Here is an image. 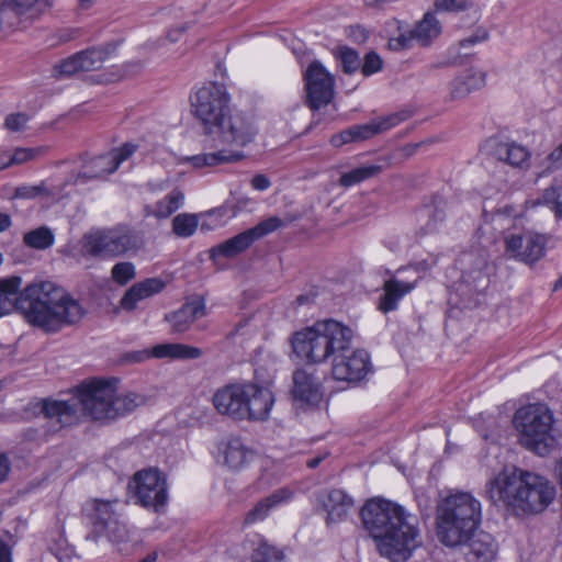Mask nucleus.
<instances>
[{
  "instance_id": "f257e3e1",
  "label": "nucleus",
  "mask_w": 562,
  "mask_h": 562,
  "mask_svg": "<svg viewBox=\"0 0 562 562\" xmlns=\"http://www.w3.org/2000/svg\"><path fill=\"white\" fill-rule=\"evenodd\" d=\"M21 285L19 276L0 279V316L19 311L31 325L56 333L85 314L78 301L50 281H34L20 291Z\"/></svg>"
},
{
  "instance_id": "f03ea898",
  "label": "nucleus",
  "mask_w": 562,
  "mask_h": 562,
  "mask_svg": "<svg viewBox=\"0 0 562 562\" xmlns=\"http://www.w3.org/2000/svg\"><path fill=\"white\" fill-rule=\"evenodd\" d=\"M145 402L142 394H117L112 382L95 379L78 385L71 401L43 400L35 407L46 418L56 419L60 427H66L77 422L78 404L91 419L106 425L127 416Z\"/></svg>"
},
{
  "instance_id": "7ed1b4c3",
  "label": "nucleus",
  "mask_w": 562,
  "mask_h": 562,
  "mask_svg": "<svg viewBox=\"0 0 562 562\" xmlns=\"http://www.w3.org/2000/svg\"><path fill=\"white\" fill-rule=\"evenodd\" d=\"M363 529L381 557L405 562L422 544L417 519L403 506L383 498H371L360 509Z\"/></svg>"
},
{
  "instance_id": "20e7f679",
  "label": "nucleus",
  "mask_w": 562,
  "mask_h": 562,
  "mask_svg": "<svg viewBox=\"0 0 562 562\" xmlns=\"http://www.w3.org/2000/svg\"><path fill=\"white\" fill-rule=\"evenodd\" d=\"M554 485L544 476L518 468L504 470L486 485L488 499L515 514H538L554 499Z\"/></svg>"
},
{
  "instance_id": "39448f33",
  "label": "nucleus",
  "mask_w": 562,
  "mask_h": 562,
  "mask_svg": "<svg viewBox=\"0 0 562 562\" xmlns=\"http://www.w3.org/2000/svg\"><path fill=\"white\" fill-rule=\"evenodd\" d=\"M481 521V503L471 493L451 492L438 502L436 535L446 547L462 544L479 529Z\"/></svg>"
},
{
  "instance_id": "423d86ee",
  "label": "nucleus",
  "mask_w": 562,
  "mask_h": 562,
  "mask_svg": "<svg viewBox=\"0 0 562 562\" xmlns=\"http://www.w3.org/2000/svg\"><path fill=\"white\" fill-rule=\"evenodd\" d=\"M353 330L333 318L296 331L292 339L293 352L307 363H322L352 345Z\"/></svg>"
},
{
  "instance_id": "0eeeda50",
  "label": "nucleus",
  "mask_w": 562,
  "mask_h": 562,
  "mask_svg": "<svg viewBox=\"0 0 562 562\" xmlns=\"http://www.w3.org/2000/svg\"><path fill=\"white\" fill-rule=\"evenodd\" d=\"M142 234L128 225L91 228L79 241L80 254L88 259H114L136 254L144 247Z\"/></svg>"
},
{
  "instance_id": "6e6552de",
  "label": "nucleus",
  "mask_w": 562,
  "mask_h": 562,
  "mask_svg": "<svg viewBox=\"0 0 562 562\" xmlns=\"http://www.w3.org/2000/svg\"><path fill=\"white\" fill-rule=\"evenodd\" d=\"M513 423L519 432V442L526 449L546 456L555 443L553 413L543 404H529L520 407L514 415Z\"/></svg>"
},
{
  "instance_id": "1a4fd4ad",
  "label": "nucleus",
  "mask_w": 562,
  "mask_h": 562,
  "mask_svg": "<svg viewBox=\"0 0 562 562\" xmlns=\"http://www.w3.org/2000/svg\"><path fill=\"white\" fill-rule=\"evenodd\" d=\"M190 102L192 114L206 133L225 131V122L231 112V97L224 85H204L190 97Z\"/></svg>"
},
{
  "instance_id": "9d476101",
  "label": "nucleus",
  "mask_w": 562,
  "mask_h": 562,
  "mask_svg": "<svg viewBox=\"0 0 562 562\" xmlns=\"http://www.w3.org/2000/svg\"><path fill=\"white\" fill-rule=\"evenodd\" d=\"M116 502L104 499H90L86 502L82 513L90 531L86 539L98 541L105 537L109 541L120 542L127 536L126 526L121 522L120 516L114 509Z\"/></svg>"
},
{
  "instance_id": "9b49d317",
  "label": "nucleus",
  "mask_w": 562,
  "mask_h": 562,
  "mask_svg": "<svg viewBox=\"0 0 562 562\" xmlns=\"http://www.w3.org/2000/svg\"><path fill=\"white\" fill-rule=\"evenodd\" d=\"M136 503L155 513H162L168 502V485L164 472L157 468L140 470L134 474Z\"/></svg>"
},
{
  "instance_id": "f8f14e48",
  "label": "nucleus",
  "mask_w": 562,
  "mask_h": 562,
  "mask_svg": "<svg viewBox=\"0 0 562 562\" xmlns=\"http://www.w3.org/2000/svg\"><path fill=\"white\" fill-rule=\"evenodd\" d=\"M282 224V220L277 216L263 220L256 226L212 247L210 249V258L214 261L221 257L234 258L247 250L256 240L277 231Z\"/></svg>"
},
{
  "instance_id": "ddd939ff",
  "label": "nucleus",
  "mask_w": 562,
  "mask_h": 562,
  "mask_svg": "<svg viewBox=\"0 0 562 562\" xmlns=\"http://www.w3.org/2000/svg\"><path fill=\"white\" fill-rule=\"evenodd\" d=\"M547 244L546 235L532 231L510 233L504 237L505 255L528 266L536 265L544 257Z\"/></svg>"
},
{
  "instance_id": "4468645a",
  "label": "nucleus",
  "mask_w": 562,
  "mask_h": 562,
  "mask_svg": "<svg viewBox=\"0 0 562 562\" xmlns=\"http://www.w3.org/2000/svg\"><path fill=\"white\" fill-rule=\"evenodd\" d=\"M306 104L319 110L334 98L335 78L318 60L312 61L304 72Z\"/></svg>"
},
{
  "instance_id": "2eb2a0df",
  "label": "nucleus",
  "mask_w": 562,
  "mask_h": 562,
  "mask_svg": "<svg viewBox=\"0 0 562 562\" xmlns=\"http://www.w3.org/2000/svg\"><path fill=\"white\" fill-rule=\"evenodd\" d=\"M372 371L369 353L364 349L337 351L333 359L331 374L337 381L350 384L362 381Z\"/></svg>"
},
{
  "instance_id": "dca6fc26",
  "label": "nucleus",
  "mask_w": 562,
  "mask_h": 562,
  "mask_svg": "<svg viewBox=\"0 0 562 562\" xmlns=\"http://www.w3.org/2000/svg\"><path fill=\"white\" fill-rule=\"evenodd\" d=\"M109 55V47H90L78 52L54 66L55 76L63 78L80 71L98 70L103 66Z\"/></svg>"
},
{
  "instance_id": "f3484780",
  "label": "nucleus",
  "mask_w": 562,
  "mask_h": 562,
  "mask_svg": "<svg viewBox=\"0 0 562 562\" xmlns=\"http://www.w3.org/2000/svg\"><path fill=\"white\" fill-rule=\"evenodd\" d=\"M247 398L246 383H231L213 394L214 408L221 414L236 420H243L244 406Z\"/></svg>"
},
{
  "instance_id": "a211bd4d",
  "label": "nucleus",
  "mask_w": 562,
  "mask_h": 562,
  "mask_svg": "<svg viewBox=\"0 0 562 562\" xmlns=\"http://www.w3.org/2000/svg\"><path fill=\"white\" fill-rule=\"evenodd\" d=\"M247 398L243 420H263L269 416L274 398L272 392L254 383H246Z\"/></svg>"
},
{
  "instance_id": "6ab92c4d",
  "label": "nucleus",
  "mask_w": 562,
  "mask_h": 562,
  "mask_svg": "<svg viewBox=\"0 0 562 562\" xmlns=\"http://www.w3.org/2000/svg\"><path fill=\"white\" fill-rule=\"evenodd\" d=\"M223 464L232 471L245 469L254 459L255 451L239 437H228L218 445Z\"/></svg>"
},
{
  "instance_id": "aec40b11",
  "label": "nucleus",
  "mask_w": 562,
  "mask_h": 562,
  "mask_svg": "<svg viewBox=\"0 0 562 562\" xmlns=\"http://www.w3.org/2000/svg\"><path fill=\"white\" fill-rule=\"evenodd\" d=\"M468 562H491L497 553V543L488 532L476 530L462 544Z\"/></svg>"
},
{
  "instance_id": "412c9836",
  "label": "nucleus",
  "mask_w": 562,
  "mask_h": 562,
  "mask_svg": "<svg viewBox=\"0 0 562 562\" xmlns=\"http://www.w3.org/2000/svg\"><path fill=\"white\" fill-rule=\"evenodd\" d=\"M206 315V305L203 297L184 303L180 308L165 315L173 333H186L191 325Z\"/></svg>"
},
{
  "instance_id": "4be33fe9",
  "label": "nucleus",
  "mask_w": 562,
  "mask_h": 562,
  "mask_svg": "<svg viewBox=\"0 0 562 562\" xmlns=\"http://www.w3.org/2000/svg\"><path fill=\"white\" fill-rule=\"evenodd\" d=\"M417 285V281L406 282L397 278H390L383 283V293L378 301V310L383 314L394 312L398 308L400 301L411 293Z\"/></svg>"
},
{
  "instance_id": "5701e85b",
  "label": "nucleus",
  "mask_w": 562,
  "mask_h": 562,
  "mask_svg": "<svg viewBox=\"0 0 562 562\" xmlns=\"http://www.w3.org/2000/svg\"><path fill=\"white\" fill-rule=\"evenodd\" d=\"M405 119V113H393L389 116L380 119L379 121L352 125L346 128L349 136V142L359 143L362 140H367L381 132L387 131L396 126Z\"/></svg>"
},
{
  "instance_id": "b1692460",
  "label": "nucleus",
  "mask_w": 562,
  "mask_h": 562,
  "mask_svg": "<svg viewBox=\"0 0 562 562\" xmlns=\"http://www.w3.org/2000/svg\"><path fill=\"white\" fill-rule=\"evenodd\" d=\"M224 137L238 146H246L254 140L257 130L252 122L241 113L228 114L225 122Z\"/></svg>"
},
{
  "instance_id": "393cba45",
  "label": "nucleus",
  "mask_w": 562,
  "mask_h": 562,
  "mask_svg": "<svg viewBox=\"0 0 562 562\" xmlns=\"http://www.w3.org/2000/svg\"><path fill=\"white\" fill-rule=\"evenodd\" d=\"M292 395L294 401L306 405H316L322 400L319 383L305 370L299 369L293 373Z\"/></svg>"
},
{
  "instance_id": "a878e982",
  "label": "nucleus",
  "mask_w": 562,
  "mask_h": 562,
  "mask_svg": "<svg viewBox=\"0 0 562 562\" xmlns=\"http://www.w3.org/2000/svg\"><path fill=\"white\" fill-rule=\"evenodd\" d=\"M323 506L327 513V524L340 522L347 519L355 506V501L346 491L333 488L326 494Z\"/></svg>"
},
{
  "instance_id": "bb28decb",
  "label": "nucleus",
  "mask_w": 562,
  "mask_h": 562,
  "mask_svg": "<svg viewBox=\"0 0 562 562\" xmlns=\"http://www.w3.org/2000/svg\"><path fill=\"white\" fill-rule=\"evenodd\" d=\"M293 497V491L288 487H282L269 496L259 501L252 509H250L244 520L245 525H251L258 521H262L272 510L281 504L288 503Z\"/></svg>"
},
{
  "instance_id": "cd10ccee",
  "label": "nucleus",
  "mask_w": 562,
  "mask_h": 562,
  "mask_svg": "<svg viewBox=\"0 0 562 562\" xmlns=\"http://www.w3.org/2000/svg\"><path fill=\"white\" fill-rule=\"evenodd\" d=\"M485 83V74L473 69H467L450 82L449 95L451 100L465 98L472 91L480 89Z\"/></svg>"
},
{
  "instance_id": "c85d7f7f",
  "label": "nucleus",
  "mask_w": 562,
  "mask_h": 562,
  "mask_svg": "<svg viewBox=\"0 0 562 562\" xmlns=\"http://www.w3.org/2000/svg\"><path fill=\"white\" fill-rule=\"evenodd\" d=\"M184 200V192L179 188H175L154 205H147L145 214L157 220H166L183 206Z\"/></svg>"
},
{
  "instance_id": "c756f323",
  "label": "nucleus",
  "mask_w": 562,
  "mask_h": 562,
  "mask_svg": "<svg viewBox=\"0 0 562 562\" xmlns=\"http://www.w3.org/2000/svg\"><path fill=\"white\" fill-rule=\"evenodd\" d=\"M149 357L157 359H199L203 356L202 349L180 342L159 344L151 348Z\"/></svg>"
},
{
  "instance_id": "7c9ffc66",
  "label": "nucleus",
  "mask_w": 562,
  "mask_h": 562,
  "mask_svg": "<svg viewBox=\"0 0 562 562\" xmlns=\"http://www.w3.org/2000/svg\"><path fill=\"white\" fill-rule=\"evenodd\" d=\"M412 31L415 41L422 47H428L441 34L442 27L434 12H426Z\"/></svg>"
},
{
  "instance_id": "2f4dec72",
  "label": "nucleus",
  "mask_w": 562,
  "mask_h": 562,
  "mask_svg": "<svg viewBox=\"0 0 562 562\" xmlns=\"http://www.w3.org/2000/svg\"><path fill=\"white\" fill-rule=\"evenodd\" d=\"M116 170L117 162H114L110 153H106L91 159L89 165L86 167V170L78 176L77 182L103 178Z\"/></svg>"
},
{
  "instance_id": "473e14b6",
  "label": "nucleus",
  "mask_w": 562,
  "mask_h": 562,
  "mask_svg": "<svg viewBox=\"0 0 562 562\" xmlns=\"http://www.w3.org/2000/svg\"><path fill=\"white\" fill-rule=\"evenodd\" d=\"M244 155L239 151H229L222 149L215 153L199 154L188 157L186 160L189 161L195 168H202L206 166H217L228 162H234L243 159Z\"/></svg>"
},
{
  "instance_id": "72a5a7b5",
  "label": "nucleus",
  "mask_w": 562,
  "mask_h": 562,
  "mask_svg": "<svg viewBox=\"0 0 562 562\" xmlns=\"http://www.w3.org/2000/svg\"><path fill=\"white\" fill-rule=\"evenodd\" d=\"M390 25L395 27L397 35L391 36L389 38V49L393 52H401L411 48L413 42L415 41L412 29H409L405 22L398 19H393L390 22Z\"/></svg>"
},
{
  "instance_id": "f704fd0d",
  "label": "nucleus",
  "mask_w": 562,
  "mask_h": 562,
  "mask_svg": "<svg viewBox=\"0 0 562 562\" xmlns=\"http://www.w3.org/2000/svg\"><path fill=\"white\" fill-rule=\"evenodd\" d=\"M382 171V167L380 165H366L357 167L348 172H344L338 183L341 187L349 188L355 184H358L362 181H366L370 178L375 177Z\"/></svg>"
},
{
  "instance_id": "c9c22d12",
  "label": "nucleus",
  "mask_w": 562,
  "mask_h": 562,
  "mask_svg": "<svg viewBox=\"0 0 562 562\" xmlns=\"http://www.w3.org/2000/svg\"><path fill=\"white\" fill-rule=\"evenodd\" d=\"M497 151L502 160L514 167L522 168L527 166L530 158L529 150L516 143L502 145Z\"/></svg>"
},
{
  "instance_id": "e433bc0d",
  "label": "nucleus",
  "mask_w": 562,
  "mask_h": 562,
  "mask_svg": "<svg viewBox=\"0 0 562 562\" xmlns=\"http://www.w3.org/2000/svg\"><path fill=\"white\" fill-rule=\"evenodd\" d=\"M199 225V218L195 214L180 213L172 220V233L180 238L192 236Z\"/></svg>"
},
{
  "instance_id": "4c0bfd02",
  "label": "nucleus",
  "mask_w": 562,
  "mask_h": 562,
  "mask_svg": "<svg viewBox=\"0 0 562 562\" xmlns=\"http://www.w3.org/2000/svg\"><path fill=\"white\" fill-rule=\"evenodd\" d=\"M335 57L345 74L352 75L360 69L361 58L353 48L348 46L339 47L335 52Z\"/></svg>"
},
{
  "instance_id": "58836bf2",
  "label": "nucleus",
  "mask_w": 562,
  "mask_h": 562,
  "mask_svg": "<svg viewBox=\"0 0 562 562\" xmlns=\"http://www.w3.org/2000/svg\"><path fill=\"white\" fill-rule=\"evenodd\" d=\"M26 246L34 249H46L54 244L53 232L47 227H38L26 233L23 237Z\"/></svg>"
},
{
  "instance_id": "ea45409f",
  "label": "nucleus",
  "mask_w": 562,
  "mask_h": 562,
  "mask_svg": "<svg viewBox=\"0 0 562 562\" xmlns=\"http://www.w3.org/2000/svg\"><path fill=\"white\" fill-rule=\"evenodd\" d=\"M251 562H284V554L267 541H261L251 554Z\"/></svg>"
},
{
  "instance_id": "a19ab883",
  "label": "nucleus",
  "mask_w": 562,
  "mask_h": 562,
  "mask_svg": "<svg viewBox=\"0 0 562 562\" xmlns=\"http://www.w3.org/2000/svg\"><path fill=\"white\" fill-rule=\"evenodd\" d=\"M136 277L135 265L131 261H121L115 263L111 269L112 280L123 286Z\"/></svg>"
},
{
  "instance_id": "79ce46f5",
  "label": "nucleus",
  "mask_w": 562,
  "mask_h": 562,
  "mask_svg": "<svg viewBox=\"0 0 562 562\" xmlns=\"http://www.w3.org/2000/svg\"><path fill=\"white\" fill-rule=\"evenodd\" d=\"M142 300L160 293L166 283L159 278H148L132 285Z\"/></svg>"
},
{
  "instance_id": "37998d69",
  "label": "nucleus",
  "mask_w": 562,
  "mask_h": 562,
  "mask_svg": "<svg viewBox=\"0 0 562 562\" xmlns=\"http://www.w3.org/2000/svg\"><path fill=\"white\" fill-rule=\"evenodd\" d=\"M382 67L383 60L380 57V55L374 50H370L364 55L363 63H361L360 66V70L364 77H369L382 70Z\"/></svg>"
},
{
  "instance_id": "c03bdc74",
  "label": "nucleus",
  "mask_w": 562,
  "mask_h": 562,
  "mask_svg": "<svg viewBox=\"0 0 562 562\" xmlns=\"http://www.w3.org/2000/svg\"><path fill=\"white\" fill-rule=\"evenodd\" d=\"M38 149L34 148H16L13 154L9 156V160L0 165V169L10 167L12 165H20L32 160L37 155Z\"/></svg>"
},
{
  "instance_id": "a18cd8bd",
  "label": "nucleus",
  "mask_w": 562,
  "mask_h": 562,
  "mask_svg": "<svg viewBox=\"0 0 562 562\" xmlns=\"http://www.w3.org/2000/svg\"><path fill=\"white\" fill-rule=\"evenodd\" d=\"M434 5L437 11L460 12L472 7L471 0H435Z\"/></svg>"
},
{
  "instance_id": "49530a36",
  "label": "nucleus",
  "mask_w": 562,
  "mask_h": 562,
  "mask_svg": "<svg viewBox=\"0 0 562 562\" xmlns=\"http://www.w3.org/2000/svg\"><path fill=\"white\" fill-rule=\"evenodd\" d=\"M30 121L26 113H12L5 117L4 126L11 132H21Z\"/></svg>"
},
{
  "instance_id": "de8ad7c7",
  "label": "nucleus",
  "mask_w": 562,
  "mask_h": 562,
  "mask_svg": "<svg viewBox=\"0 0 562 562\" xmlns=\"http://www.w3.org/2000/svg\"><path fill=\"white\" fill-rule=\"evenodd\" d=\"M46 191L44 184L38 186H20L14 191V198L34 199Z\"/></svg>"
},
{
  "instance_id": "09e8293b",
  "label": "nucleus",
  "mask_w": 562,
  "mask_h": 562,
  "mask_svg": "<svg viewBox=\"0 0 562 562\" xmlns=\"http://www.w3.org/2000/svg\"><path fill=\"white\" fill-rule=\"evenodd\" d=\"M490 37V33L488 31L485 29V27H477L474 30V32L460 41V47H470V46H473L475 44H479V43H483L485 41H487Z\"/></svg>"
},
{
  "instance_id": "8fccbe9b",
  "label": "nucleus",
  "mask_w": 562,
  "mask_h": 562,
  "mask_svg": "<svg viewBox=\"0 0 562 562\" xmlns=\"http://www.w3.org/2000/svg\"><path fill=\"white\" fill-rule=\"evenodd\" d=\"M136 148V145L126 143L120 148H115L110 151V155L113 157L114 162H117V168L123 161L128 159L135 153Z\"/></svg>"
},
{
  "instance_id": "3c124183",
  "label": "nucleus",
  "mask_w": 562,
  "mask_h": 562,
  "mask_svg": "<svg viewBox=\"0 0 562 562\" xmlns=\"http://www.w3.org/2000/svg\"><path fill=\"white\" fill-rule=\"evenodd\" d=\"M143 301L136 293V290L131 286L122 296L120 305L125 311H133L136 308L138 302Z\"/></svg>"
},
{
  "instance_id": "603ef678",
  "label": "nucleus",
  "mask_w": 562,
  "mask_h": 562,
  "mask_svg": "<svg viewBox=\"0 0 562 562\" xmlns=\"http://www.w3.org/2000/svg\"><path fill=\"white\" fill-rule=\"evenodd\" d=\"M38 0H5L7 5L16 14H24L30 11Z\"/></svg>"
},
{
  "instance_id": "864d4df0",
  "label": "nucleus",
  "mask_w": 562,
  "mask_h": 562,
  "mask_svg": "<svg viewBox=\"0 0 562 562\" xmlns=\"http://www.w3.org/2000/svg\"><path fill=\"white\" fill-rule=\"evenodd\" d=\"M560 199V188L551 186L543 190L541 196L538 199L539 204L554 205Z\"/></svg>"
},
{
  "instance_id": "5fc2aeb1",
  "label": "nucleus",
  "mask_w": 562,
  "mask_h": 562,
  "mask_svg": "<svg viewBox=\"0 0 562 562\" xmlns=\"http://www.w3.org/2000/svg\"><path fill=\"white\" fill-rule=\"evenodd\" d=\"M445 221V213L442 210L435 209L431 211V214H429V220L426 224V233H434L436 232L440 224Z\"/></svg>"
},
{
  "instance_id": "6e6d98bb",
  "label": "nucleus",
  "mask_w": 562,
  "mask_h": 562,
  "mask_svg": "<svg viewBox=\"0 0 562 562\" xmlns=\"http://www.w3.org/2000/svg\"><path fill=\"white\" fill-rule=\"evenodd\" d=\"M271 181L262 173H258L251 179V187L257 191H266L270 188Z\"/></svg>"
},
{
  "instance_id": "4d7b16f0",
  "label": "nucleus",
  "mask_w": 562,
  "mask_h": 562,
  "mask_svg": "<svg viewBox=\"0 0 562 562\" xmlns=\"http://www.w3.org/2000/svg\"><path fill=\"white\" fill-rule=\"evenodd\" d=\"M550 162L549 169H558L562 167V143L548 155Z\"/></svg>"
},
{
  "instance_id": "13d9d810",
  "label": "nucleus",
  "mask_w": 562,
  "mask_h": 562,
  "mask_svg": "<svg viewBox=\"0 0 562 562\" xmlns=\"http://www.w3.org/2000/svg\"><path fill=\"white\" fill-rule=\"evenodd\" d=\"M11 462L9 457L0 452V483L4 482L10 473Z\"/></svg>"
},
{
  "instance_id": "bf43d9fd",
  "label": "nucleus",
  "mask_w": 562,
  "mask_h": 562,
  "mask_svg": "<svg viewBox=\"0 0 562 562\" xmlns=\"http://www.w3.org/2000/svg\"><path fill=\"white\" fill-rule=\"evenodd\" d=\"M398 0H363V3L367 8L383 11L389 8L392 3L397 2Z\"/></svg>"
},
{
  "instance_id": "052dcab7",
  "label": "nucleus",
  "mask_w": 562,
  "mask_h": 562,
  "mask_svg": "<svg viewBox=\"0 0 562 562\" xmlns=\"http://www.w3.org/2000/svg\"><path fill=\"white\" fill-rule=\"evenodd\" d=\"M329 143L334 147H341V146H344L346 144H350L347 130H344V131H341V132H339L337 134H334L330 137Z\"/></svg>"
},
{
  "instance_id": "680f3d73",
  "label": "nucleus",
  "mask_w": 562,
  "mask_h": 562,
  "mask_svg": "<svg viewBox=\"0 0 562 562\" xmlns=\"http://www.w3.org/2000/svg\"><path fill=\"white\" fill-rule=\"evenodd\" d=\"M43 432L35 428H27L22 431V438L27 441H36L43 437Z\"/></svg>"
},
{
  "instance_id": "e2e57ef3",
  "label": "nucleus",
  "mask_w": 562,
  "mask_h": 562,
  "mask_svg": "<svg viewBox=\"0 0 562 562\" xmlns=\"http://www.w3.org/2000/svg\"><path fill=\"white\" fill-rule=\"evenodd\" d=\"M0 562H12L10 547L0 540Z\"/></svg>"
},
{
  "instance_id": "0e129e2a",
  "label": "nucleus",
  "mask_w": 562,
  "mask_h": 562,
  "mask_svg": "<svg viewBox=\"0 0 562 562\" xmlns=\"http://www.w3.org/2000/svg\"><path fill=\"white\" fill-rule=\"evenodd\" d=\"M11 217L7 213H0V233L4 232L11 226Z\"/></svg>"
},
{
  "instance_id": "69168bd1",
  "label": "nucleus",
  "mask_w": 562,
  "mask_h": 562,
  "mask_svg": "<svg viewBox=\"0 0 562 562\" xmlns=\"http://www.w3.org/2000/svg\"><path fill=\"white\" fill-rule=\"evenodd\" d=\"M496 213L498 215H506V216H517L514 206L512 205H504L497 209Z\"/></svg>"
},
{
  "instance_id": "338daca9",
  "label": "nucleus",
  "mask_w": 562,
  "mask_h": 562,
  "mask_svg": "<svg viewBox=\"0 0 562 562\" xmlns=\"http://www.w3.org/2000/svg\"><path fill=\"white\" fill-rule=\"evenodd\" d=\"M323 458L322 457H315V458H312L310 460H307V467L310 469H315L319 465V463L322 462Z\"/></svg>"
},
{
  "instance_id": "774afa93",
  "label": "nucleus",
  "mask_w": 562,
  "mask_h": 562,
  "mask_svg": "<svg viewBox=\"0 0 562 562\" xmlns=\"http://www.w3.org/2000/svg\"><path fill=\"white\" fill-rule=\"evenodd\" d=\"M553 211H554L557 217L562 218V202H560V201L557 202L553 205Z\"/></svg>"
}]
</instances>
